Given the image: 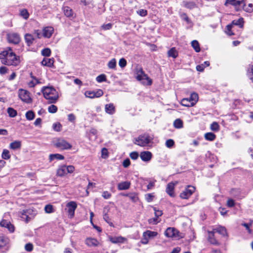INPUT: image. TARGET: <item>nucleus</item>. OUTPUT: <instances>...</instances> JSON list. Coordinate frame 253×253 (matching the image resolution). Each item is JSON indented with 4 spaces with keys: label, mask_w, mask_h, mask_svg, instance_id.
I'll use <instances>...</instances> for the list:
<instances>
[{
    "label": "nucleus",
    "mask_w": 253,
    "mask_h": 253,
    "mask_svg": "<svg viewBox=\"0 0 253 253\" xmlns=\"http://www.w3.org/2000/svg\"><path fill=\"white\" fill-rule=\"evenodd\" d=\"M0 60L2 64L8 66H18L20 63V56H17L10 47H6L0 52Z\"/></svg>",
    "instance_id": "obj_1"
},
{
    "label": "nucleus",
    "mask_w": 253,
    "mask_h": 253,
    "mask_svg": "<svg viewBox=\"0 0 253 253\" xmlns=\"http://www.w3.org/2000/svg\"><path fill=\"white\" fill-rule=\"evenodd\" d=\"M41 91L44 97L48 100V103L52 104L57 102L59 97L58 93L54 87L43 86Z\"/></svg>",
    "instance_id": "obj_2"
},
{
    "label": "nucleus",
    "mask_w": 253,
    "mask_h": 253,
    "mask_svg": "<svg viewBox=\"0 0 253 253\" xmlns=\"http://www.w3.org/2000/svg\"><path fill=\"white\" fill-rule=\"evenodd\" d=\"M244 21L242 17L239 18L238 20H234L231 23L226 26L225 28V32L229 36L236 35L235 33V26H238L240 28H243L244 27Z\"/></svg>",
    "instance_id": "obj_3"
},
{
    "label": "nucleus",
    "mask_w": 253,
    "mask_h": 253,
    "mask_svg": "<svg viewBox=\"0 0 253 253\" xmlns=\"http://www.w3.org/2000/svg\"><path fill=\"white\" fill-rule=\"evenodd\" d=\"M153 139L147 133H144L135 138L134 143L137 145L144 147L147 146Z\"/></svg>",
    "instance_id": "obj_4"
},
{
    "label": "nucleus",
    "mask_w": 253,
    "mask_h": 253,
    "mask_svg": "<svg viewBox=\"0 0 253 253\" xmlns=\"http://www.w3.org/2000/svg\"><path fill=\"white\" fill-rule=\"evenodd\" d=\"M135 72L136 75V79L137 81H141L145 79L147 81V85H151L152 84V80L145 73L142 67L139 66H136L135 69Z\"/></svg>",
    "instance_id": "obj_5"
},
{
    "label": "nucleus",
    "mask_w": 253,
    "mask_h": 253,
    "mask_svg": "<svg viewBox=\"0 0 253 253\" xmlns=\"http://www.w3.org/2000/svg\"><path fill=\"white\" fill-rule=\"evenodd\" d=\"M198 95L196 92L191 94L189 98H183L181 101V104L185 107H192L194 106L198 100Z\"/></svg>",
    "instance_id": "obj_6"
},
{
    "label": "nucleus",
    "mask_w": 253,
    "mask_h": 253,
    "mask_svg": "<svg viewBox=\"0 0 253 253\" xmlns=\"http://www.w3.org/2000/svg\"><path fill=\"white\" fill-rule=\"evenodd\" d=\"M229 5L233 6L237 11H240L245 6L244 0H226L224 5L228 6Z\"/></svg>",
    "instance_id": "obj_7"
},
{
    "label": "nucleus",
    "mask_w": 253,
    "mask_h": 253,
    "mask_svg": "<svg viewBox=\"0 0 253 253\" xmlns=\"http://www.w3.org/2000/svg\"><path fill=\"white\" fill-rule=\"evenodd\" d=\"M18 96L21 100L25 103L29 104L32 102V99L30 96V92L26 90L19 89Z\"/></svg>",
    "instance_id": "obj_8"
},
{
    "label": "nucleus",
    "mask_w": 253,
    "mask_h": 253,
    "mask_svg": "<svg viewBox=\"0 0 253 253\" xmlns=\"http://www.w3.org/2000/svg\"><path fill=\"white\" fill-rule=\"evenodd\" d=\"M7 42L16 45L20 43L21 41V38L18 33H10L6 35Z\"/></svg>",
    "instance_id": "obj_9"
},
{
    "label": "nucleus",
    "mask_w": 253,
    "mask_h": 253,
    "mask_svg": "<svg viewBox=\"0 0 253 253\" xmlns=\"http://www.w3.org/2000/svg\"><path fill=\"white\" fill-rule=\"evenodd\" d=\"M195 188L194 186L188 185L179 195L180 197L183 199H188L195 192Z\"/></svg>",
    "instance_id": "obj_10"
},
{
    "label": "nucleus",
    "mask_w": 253,
    "mask_h": 253,
    "mask_svg": "<svg viewBox=\"0 0 253 253\" xmlns=\"http://www.w3.org/2000/svg\"><path fill=\"white\" fill-rule=\"evenodd\" d=\"M77 208V203L74 201H70L66 204V210L70 218L74 217L75 211Z\"/></svg>",
    "instance_id": "obj_11"
},
{
    "label": "nucleus",
    "mask_w": 253,
    "mask_h": 253,
    "mask_svg": "<svg viewBox=\"0 0 253 253\" xmlns=\"http://www.w3.org/2000/svg\"><path fill=\"white\" fill-rule=\"evenodd\" d=\"M56 147L61 149H69L72 147V145L64 139H59L55 144Z\"/></svg>",
    "instance_id": "obj_12"
},
{
    "label": "nucleus",
    "mask_w": 253,
    "mask_h": 253,
    "mask_svg": "<svg viewBox=\"0 0 253 253\" xmlns=\"http://www.w3.org/2000/svg\"><path fill=\"white\" fill-rule=\"evenodd\" d=\"M9 239L5 236H0V250L5 252L8 250Z\"/></svg>",
    "instance_id": "obj_13"
},
{
    "label": "nucleus",
    "mask_w": 253,
    "mask_h": 253,
    "mask_svg": "<svg viewBox=\"0 0 253 253\" xmlns=\"http://www.w3.org/2000/svg\"><path fill=\"white\" fill-rule=\"evenodd\" d=\"M179 231L173 227H169L165 232V235L167 237H179Z\"/></svg>",
    "instance_id": "obj_14"
},
{
    "label": "nucleus",
    "mask_w": 253,
    "mask_h": 253,
    "mask_svg": "<svg viewBox=\"0 0 253 253\" xmlns=\"http://www.w3.org/2000/svg\"><path fill=\"white\" fill-rule=\"evenodd\" d=\"M177 183V182L175 183L169 182L166 188V191L167 193L170 197H174L175 194L174 193V189L175 185Z\"/></svg>",
    "instance_id": "obj_15"
},
{
    "label": "nucleus",
    "mask_w": 253,
    "mask_h": 253,
    "mask_svg": "<svg viewBox=\"0 0 253 253\" xmlns=\"http://www.w3.org/2000/svg\"><path fill=\"white\" fill-rule=\"evenodd\" d=\"M0 226L6 228L8 231L10 232H13L14 231V226L12 224L10 221H8L5 219H2L0 222Z\"/></svg>",
    "instance_id": "obj_16"
},
{
    "label": "nucleus",
    "mask_w": 253,
    "mask_h": 253,
    "mask_svg": "<svg viewBox=\"0 0 253 253\" xmlns=\"http://www.w3.org/2000/svg\"><path fill=\"white\" fill-rule=\"evenodd\" d=\"M54 32V29L52 27L47 26L44 27L42 30V36L46 38H50Z\"/></svg>",
    "instance_id": "obj_17"
},
{
    "label": "nucleus",
    "mask_w": 253,
    "mask_h": 253,
    "mask_svg": "<svg viewBox=\"0 0 253 253\" xmlns=\"http://www.w3.org/2000/svg\"><path fill=\"white\" fill-rule=\"evenodd\" d=\"M105 111L106 113L113 115L116 112L115 107L113 103L106 104L105 106Z\"/></svg>",
    "instance_id": "obj_18"
},
{
    "label": "nucleus",
    "mask_w": 253,
    "mask_h": 253,
    "mask_svg": "<svg viewBox=\"0 0 253 253\" xmlns=\"http://www.w3.org/2000/svg\"><path fill=\"white\" fill-rule=\"evenodd\" d=\"M215 232L214 231H208V241L211 244L217 245L219 244L218 242L214 237Z\"/></svg>",
    "instance_id": "obj_19"
},
{
    "label": "nucleus",
    "mask_w": 253,
    "mask_h": 253,
    "mask_svg": "<svg viewBox=\"0 0 253 253\" xmlns=\"http://www.w3.org/2000/svg\"><path fill=\"white\" fill-rule=\"evenodd\" d=\"M25 42L28 46H30L34 42L35 38L31 34L27 33L24 36Z\"/></svg>",
    "instance_id": "obj_20"
},
{
    "label": "nucleus",
    "mask_w": 253,
    "mask_h": 253,
    "mask_svg": "<svg viewBox=\"0 0 253 253\" xmlns=\"http://www.w3.org/2000/svg\"><path fill=\"white\" fill-rule=\"evenodd\" d=\"M85 244L89 247H96L98 245V241L92 238H87L85 240Z\"/></svg>",
    "instance_id": "obj_21"
},
{
    "label": "nucleus",
    "mask_w": 253,
    "mask_h": 253,
    "mask_svg": "<svg viewBox=\"0 0 253 253\" xmlns=\"http://www.w3.org/2000/svg\"><path fill=\"white\" fill-rule=\"evenodd\" d=\"M54 60L53 58H43L42 61V64L43 66L52 67L54 65Z\"/></svg>",
    "instance_id": "obj_22"
},
{
    "label": "nucleus",
    "mask_w": 253,
    "mask_h": 253,
    "mask_svg": "<svg viewBox=\"0 0 253 253\" xmlns=\"http://www.w3.org/2000/svg\"><path fill=\"white\" fill-rule=\"evenodd\" d=\"M130 182L128 181H124L119 183L118 185V189L119 190H125L129 188Z\"/></svg>",
    "instance_id": "obj_23"
},
{
    "label": "nucleus",
    "mask_w": 253,
    "mask_h": 253,
    "mask_svg": "<svg viewBox=\"0 0 253 253\" xmlns=\"http://www.w3.org/2000/svg\"><path fill=\"white\" fill-rule=\"evenodd\" d=\"M30 77L33 79L28 83V85L30 87H34L36 84H41L40 80L36 77L34 76L32 73H30Z\"/></svg>",
    "instance_id": "obj_24"
},
{
    "label": "nucleus",
    "mask_w": 253,
    "mask_h": 253,
    "mask_svg": "<svg viewBox=\"0 0 253 253\" xmlns=\"http://www.w3.org/2000/svg\"><path fill=\"white\" fill-rule=\"evenodd\" d=\"M63 10L65 15L68 17H71L73 16V11L71 8L68 6L63 7Z\"/></svg>",
    "instance_id": "obj_25"
},
{
    "label": "nucleus",
    "mask_w": 253,
    "mask_h": 253,
    "mask_svg": "<svg viewBox=\"0 0 253 253\" xmlns=\"http://www.w3.org/2000/svg\"><path fill=\"white\" fill-rule=\"evenodd\" d=\"M168 56L169 57H171L175 59L178 56V52L176 49L175 47H173L171 48L168 51Z\"/></svg>",
    "instance_id": "obj_26"
},
{
    "label": "nucleus",
    "mask_w": 253,
    "mask_h": 253,
    "mask_svg": "<svg viewBox=\"0 0 253 253\" xmlns=\"http://www.w3.org/2000/svg\"><path fill=\"white\" fill-rule=\"evenodd\" d=\"M67 173L66 166H60L57 170V175L59 176H63Z\"/></svg>",
    "instance_id": "obj_27"
},
{
    "label": "nucleus",
    "mask_w": 253,
    "mask_h": 253,
    "mask_svg": "<svg viewBox=\"0 0 253 253\" xmlns=\"http://www.w3.org/2000/svg\"><path fill=\"white\" fill-rule=\"evenodd\" d=\"M213 231H214L215 233L217 232L223 236L227 235L226 229L223 226H219L216 228L213 229Z\"/></svg>",
    "instance_id": "obj_28"
},
{
    "label": "nucleus",
    "mask_w": 253,
    "mask_h": 253,
    "mask_svg": "<svg viewBox=\"0 0 253 253\" xmlns=\"http://www.w3.org/2000/svg\"><path fill=\"white\" fill-rule=\"evenodd\" d=\"M173 126L175 128L180 129L183 127V122L180 119H176L173 124Z\"/></svg>",
    "instance_id": "obj_29"
},
{
    "label": "nucleus",
    "mask_w": 253,
    "mask_h": 253,
    "mask_svg": "<svg viewBox=\"0 0 253 253\" xmlns=\"http://www.w3.org/2000/svg\"><path fill=\"white\" fill-rule=\"evenodd\" d=\"M19 15L25 20L28 19L29 17V13L28 10L26 8L20 9Z\"/></svg>",
    "instance_id": "obj_30"
},
{
    "label": "nucleus",
    "mask_w": 253,
    "mask_h": 253,
    "mask_svg": "<svg viewBox=\"0 0 253 253\" xmlns=\"http://www.w3.org/2000/svg\"><path fill=\"white\" fill-rule=\"evenodd\" d=\"M247 75L253 84V65H250L247 71Z\"/></svg>",
    "instance_id": "obj_31"
},
{
    "label": "nucleus",
    "mask_w": 253,
    "mask_h": 253,
    "mask_svg": "<svg viewBox=\"0 0 253 253\" xmlns=\"http://www.w3.org/2000/svg\"><path fill=\"white\" fill-rule=\"evenodd\" d=\"M19 214L20 217L24 220L26 223H28L30 221V218L27 214V211L23 210L20 211Z\"/></svg>",
    "instance_id": "obj_32"
},
{
    "label": "nucleus",
    "mask_w": 253,
    "mask_h": 253,
    "mask_svg": "<svg viewBox=\"0 0 253 253\" xmlns=\"http://www.w3.org/2000/svg\"><path fill=\"white\" fill-rule=\"evenodd\" d=\"M191 46L194 48L195 51L196 52H199L201 50V48L200 47V44L198 41L197 40H193L191 42Z\"/></svg>",
    "instance_id": "obj_33"
},
{
    "label": "nucleus",
    "mask_w": 253,
    "mask_h": 253,
    "mask_svg": "<svg viewBox=\"0 0 253 253\" xmlns=\"http://www.w3.org/2000/svg\"><path fill=\"white\" fill-rule=\"evenodd\" d=\"M204 137L206 140L211 141L215 139L216 135L212 132H207L205 134Z\"/></svg>",
    "instance_id": "obj_34"
},
{
    "label": "nucleus",
    "mask_w": 253,
    "mask_h": 253,
    "mask_svg": "<svg viewBox=\"0 0 253 253\" xmlns=\"http://www.w3.org/2000/svg\"><path fill=\"white\" fill-rule=\"evenodd\" d=\"M21 146V143L20 141H14L10 144V148L13 150L20 148Z\"/></svg>",
    "instance_id": "obj_35"
},
{
    "label": "nucleus",
    "mask_w": 253,
    "mask_h": 253,
    "mask_svg": "<svg viewBox=\"0 0 253 253\" xmlns=\"http://www.w3.org/2000/svg\"><path fill=\"white\" fill-rule=\"evenodd\" d=\"M144 232V236H147L149 239L155 237L157 236L158 233L155 231L147 230Z\"/></svg>",
    "instance_id": "obj_36"
},
{
    "label": "nucleus",
    "mask_w": 253,
    "mask_h": 253,
    "mask_svg": "<svg viewBox=\"0 0 253 253\" xmlns=\"http://www.w3.org/2000/svg\"><path fill=\"white\" fill-rule=\"evenodd\" d=\"M7 113L9 116L12 118L16 117L17 115V111L15 109L11 107H9L7 109Z\"/></svg>",
    "instance_id": "obj_37"
},
{
    "label": "nucleus",
    "mask_w": 253,
    "mask_h": 253,
    "mask_svg": "<svg viewBox=\"0 0 253 253\" xmlns=\"http://www.w3.org/2000/svg\"><path fill=\"white\" fill-rule=\"evenodd\" d=\"M140 158H151L152 154L149 151L142 152L140 155Z\"/></svg>",
    "instance_id": "obj_38"
},
{
    "label": "nucleus",
    "mask_w": 253,
    "mask_h": 253,
    "mask_svg": "<svg viewBox=\"0 0 253 253\" xmlns=\"http://www.w3.org/2000/svg\"><path fill=\"white\" fill-rule=\"evenodd\" d=\"M25 116L28 120L31 121L35 118V115L33 111H28L26 112Z\"/></svg>",
    "instance_id": "obj_39"
},
{
    "label": "nucleus",
    "mask_w": 253,
    "mask_h": 253,
    "mask_svg": "<svg viewBox=\"0 0 253 253\" xmlns=\"http://www.w3.org/2000/svg\"><path fill=\"white\" fill-rule=\"evenodd\" d=\"M184 6L189 9H193L196 7V4L193 1H184Z\"/></svg>",
    "instance_id": "obj_40"
},
{
    "label": "nucleus",
    "mask_w": 253,
    "mask_h": 253,
    "mask_svg": "<svg viewBox=\"0 0 253 253\" xmlns=\"http://www.w3.org/2000/svg\"><path fill=\"white\" fill-rule=\"evenodd\" d=\"M126 196L128 197L131 201L134 203L136 202L138 199V198L135 193L126 194Z\"/></svg>",
    "instance_id": "obj_41"
},
{
    "label": "nucleus",
    "mask_w": 253,
    "mask_h": 253,
    "mask_svg": "<svg viewBox=\"0 0 253 253\" xmlns=\"http://www.w3.org/2000/svg\"><path fill=\"white\" fill-rule=\"evenodd\" d=\"M108 67L110 69H114L116 67V60L115 58L112 59L108 63Z\"/></svg>",
    "instance_id": "obj_42"
},
{
    "label": "nucleus",
    "mask_w": 253,
    "mask_h": 253,
    "mask_svg": "<svg viewBox=\"0 0 253 253\" xmlns=\"http://www.w3.org/2000/svg\"><path fill=\"white\" fill-rule=\"evenodd\" d=\"M51 51L49 48H44L42 50V56L48 57L50 56Z\"/></svg>",
    "instance_id": "obj_43"
},
{
    "label": "nucleus",
    "mask_w": 253,
    "mask_h": 253,
    "mask_svg": "<svg viewBox=\"0 0 253 253\" xmlns=\"http://www.w3.org/2000/svg\"><path fill=\"white\" fill-rule=\"evenodd\" d=\"M52 128L54 130L59 132L61 130L62 125L59 122L54 123L52 125Z\"/></svg>",
    "instance_id": "obj_44"
},
{
    "label": "nucleus",
    "mask_w": 253,
    "mask_h": 253,
    "mask_svg": "<svg viewBox=\"0 0 253 253\" xmlns=\"http://www.w3.org/2000/svg\"><path fill=\"white\" fill-rule=\"evenodd\" d=\"M161 221V220L159 219V218L155 216L154 218H151L148 219V223L149 224L152 225H156L157 223H159Z\"/></svg>",
    "instance_id": "obj_45"
},
{
    "label": "nucleus",
    "mask_w": 253,
    "mask_h": 253,
    "mask_svg": "<svg viewBox=\"0 0 253 253\" xmlns=\"http://www.w3.org/2000/svg\"><path fill=\"white\" fill-rule=\"evenodd\" d=\"M211 129L214 131H217L219 129V126L218 124L216 122H214L211 125Z\"/></svg>",
    "instance_id": "obj_46"
},
{
    "label": "nucleus",
    "mask_w": 253,
    "mask_h": 253,
    "mask_svg": "<svg viewBox=\"0 0 253 253\" xmlns=\"http://www.w3.org/2000/svg\"><path fill=\"white\" fill-rule=\"evenodd\" d=\"M96 81L98 83H102L106 81V76L104 74H101L96 78Z\"/></svg>",
    "instance_id": "obj_47"
},
{
    "label": "nucleus",
    "mask_w": 253,
    "mask_h": 253,
    "mask_svg": "<svg viewBox=\"0 0 253 253\" xmlns=\"http://www.w3.org/2000/svg\"><path fill=\"white\" fill-rule=\"evenodd\" d=\"M57 107L55 105H51L48 107V111L50 113H55L57 111Z\"/></svg>",
    "instance_id": "obj_48"
},
{
    "label": "nucleus",
    "mask_w": 253,
    "mask_h": 253,
    "mask_svg": "<svg viewBox=\"0 0 253 253\" xmlns=\"http://www.w3.org/2000/svg\"><path fill=\"white\" fill-rule=\"evenodd\" d=\"M44 211L46 213H52L54 211L53 207L51 205H47L44 207Z\"/></svg>",
    "instance_id": "obj_49"
},
{
    "label": "nucleus",
    "mask_w": 253,
    "mask_h": 253,
    "mask_svg": "<svg viewBox=\"0 0 253 253\" xmlns=\"http://www.w3.org/2000/svg\"><path fill=\"white\" fill-rule=\"evenodd\" d=\"M101 156L102 158H106L109 156L108 150L106 148H103L101 150Z\"/></svg>",
    "instance_id": "obj_50"
},
{
    "label": "nucleus",
    "mask_w": 253,
    "mask_h": 253,
    "mask_svg": "<svg viewBox=\"0 0 253 253\" xmlns=\"http://www.w3.org/2000/svg\"><path fill=\"white\" fill-rule=\"evenodd\" d=\"M95 91L87 90L85 92L84 95L86 97L90 98H94Z\"/></svg>",
    "instance_id": "obj_51"
},
{
    "label": "nucleus",
    "mask_w": 253,
    "mask_h": 253,
    "mask_svg": "<svg viewBox=\"0 0 253 253\" xmlns=\"http://www.w3.org/2000/svg\"><path fill=\"white\" fill-rule=\"evenodd\" d=\"M127 64L126 60L124 58H122L120 59L119 61V65L121 68H124L126 66Z\"/></svg>",
    "instance_id": "obj_52"
},
{
    "label": "nucleus",
    "mask_w": 253,
    "mask_h": 253,
    "mask_svg": "<svg viewBox=\"0 0 253 253\" xmlns=\"http://www.w3.org/2000/svg\"><path fill=\"white\" fill-rule=\"evenodd\" d=\"M180 17L183 20L187 22V23L189 24L190 23V20L186 13H182L180 15Z\"/></svg>",
    "instance_id": "obj_53"
},
{
    "label": "nucleus",
    "mask_w": 253,
    "mask_h": 253,
    "mask_svg": "<svg viewBox=\"0 0 253 253\" xmlns=\"http://www.w3.org/2000/svg\"><path fill=\"white\" fill-rule=\"evenodd\" d=\"M166 145L167 147L171 148L174 145V141L171 139H168L166 141Z\"/></svg>",
    "instance_id": "obj_54"
},
{
    "label": "nucleus",
    "mask_w": 253,
    "mask_h": 253,
    "mask_svg": "<svg viewBox=\"0 0 253 253\" xmlns=\"http://www.w3.org/2000/svg\"><path fill=\"white\" fill-rule=\"evenodd\" d=\"M149 238L147 236H144V232H143L141 241V243L144 245L147 244L149 242Z\"/></svg>",
    "instance_id": "obj_55"
},
{
    "label": "nucleus",
    "mask_w": 253,
    "mask_h": 253,
    "mask_svg": "<svg viewBox=\"0 0 253 253\" xmlns=\"http://www.w3.org/2000/svg\"><path fill=\"white\" fill-rule=\"evenodd\" d=\"M25 249L27 252H32L33 250V245L31 243L26 244L25 246Z\"/></svg>",
    "instance_id": "obj_56"
},
{
    "label": "nucleus",
    "mask_w": 253,
    "mask_h": 253,
    "mask_svg": "<svg viewBox=\"0 0 253 253\" xmlns=\"http://www.w3.org/2000/svg\"><path fill=\"white\" fill-rule=\"evenodd\" d=\"M2 158H10L9 151L7 149H4L2 153Z\"/></svg>",
    "instance_id": "obj_57"
},
{
    "label": "nucleus",
    "mask_w": 253,
    "mask_h": 253,
    "mask_svg": "<svg viewBox=\"0 0 253 253\" xmlns=\"http://www.w3.org/2000/svg\"><path fill=\"white\" fill-rule=\"evenodd\" d=\"M103 95V91L101 89H98L96 91H95L94 98H98Z\"/></svg>",
    "instance_id": "obj_58"
},
{
    "label": "nucleus",
    "mask_w": 253,
    "mask_h": 253,
    "mask_svg": "<svg viewBox=\"0 0 253 253\" xmlns=\"http://www.w3.org/2000/svg\"><path fill=\"white\" fill-rule=\"evenodd\" d=\"M112 26H113L112 24L111 23H109L108 24H103L101 26V27H102V29H103L104 30H108L111 29L112 28Z\"/></svg>",
    "instance_id": "obj_59"
},
{
    "label": "nucleus",
    "mask_w": 253,
    "mask_h": 253,
    "mask_svg": "<svg viewBox=\"0 0 253 253\" xmlns=\"http://www.w3.org/2000/svg\"><path fill=\"white\" fill-rule=\"evenodd\" d=\"M244 10L249 13H252L253 12V4L252 3H249L248 7L244 9Z\"/></svg>",
    "instance_id": "obj_60"
},
{
    "label": "nucleus",
    "mask_w": 253,
    "mask_h": 253,
    "mask_svg": "<svg viewBox=\"0 0 253 253\" xmlns=\"http://www.w3.org/2000/svg\"><path fill=\"white\" fill-rule=\"evenodd\" d=\"M153 209L155 211V215L158 218H159V217L161 216L163 214V212L162 211L157 210L155 207L153 208Z\"/></svg>",
    "instance_id": "obj_61"
},
{
    "label": "nucleus",
    "mask_w": 253,
    "mask_h": 253,
    "mask_svg": "<svg viewBox=\"0 0 253 253\" xmlns=\"http://www.w3.org/2000/svg\"><path fill=\"white\" fill-rule=\"evenodd\" d=\"M137 13L140 16L144 17L147 15V11L145 9H141L137 11Z\"/></svg>",
    "instance_id": "obj_62"
},
{
    "label": "nucleus",
    "mask_w": 253,
    "mask_h": 253,
    "mask_svg": "<svg viewBox=\"0 0 253 253\" xmlns=\"http://www.w3.org/2000/svg\"><path fill=\"white\" fill-rule=\"evenodd\" d=\"M102 196L105 199H109L111 197V194L108 191H104Z\"/></svg>",
    "instance_id": "obj_63"
},
{
    "label": "nucleus",
    "mask_w": 253,
    "mask_h": 253,
    "mask_svg": "<svg viewBox=\"0 0 253 253\" xmlns=\"http://www.w3.org/2000/svg\"><path fill=\"white\" fill-rule=\"evenodd\" d=\"M8 69L6 67L1 66L0 67V74L4 75L8 72Z\"/></svg>",
    "instance_id": "obj_64"
}]
</instances>
